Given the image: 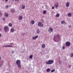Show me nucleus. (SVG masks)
Masks as SVG:
<instances>
[{
    "instance_id": "nucleus-1",
    "label": "nucleus",
    "mask_w": 73,
    "mask_h": 73,
    "mask_svg": "<svg viewBox=\"0 0 73 73\" xmlns=\"http://www.w3.org/2000/svg\"><path fill=\"white\" fill-rule=\"evenodd\" d=\"M60 39V36L59 34H58L56 35V36H55L54 40L55 41V42H57L56 40H59Z\"/></svg>"
},
{
    "instance_id": "nucleus-2",
    "label": "nucleus",
    "mask_w": 73,
    "mask_h": 73,
    "mask_svg": "<svg viewBox=\"0 0 73 73\" xmlns=\"http://www.w3.org/2000/svg\"><path fill=\"white\" fill-rule=\"evenodd\" d=\"M54 62V60H48L47 62H46V64H49L50 65L53 64V63Z\"/></svg>"
},
{
    "instance_id": "nucleus-3",
    "label": "nucleus",
    "mask_w": 73,
    "mask_h": 73,
    "mask_svg": "<svg viewBox=\"0 0 73 73\" xmlns=\"http://www.w3.org/2000/svg\"><path fill=\"white\" fill-rule=\"evenodd\" d=\"M16 63L18 67L19 68H20L21 67V63L19 60H17L16 62Z\"/></svg>"
},
{
    "instance_id": "nucleus-4",
    "label": "nucleus",
    "mask_w": 73,
    "mask_h": 73,
    "mask_svg": "<svg viewBox=\"0 0 73 73\" xmlns=\"http://www.w3.org/2000/svg\"><path fill=\"white\" fill-rule=\"evenodd\" d=\"M38 25L39 27H43L44 25L43 24H42L40 22H39L38 23Z\"/></svg>"
},
{
    "instance_id": "nucleus-5",
    "label": "nucleus",
    "mask_w": 73,
    "mask_h": 73,
    "mask_svg": "<svg viewBox=\"0 0 73 73\" xmlns=\"http://www.w3.org/2000/svg\"><path fill=\"white\" fill-rule=\"evenodd\" d=\"M4 30L5 31H9V28L7 26H6L5 27Z\"/></svg>"
},
{
    "instance_id": "nucleus-6",
    "label": "nucleus",
    "mask_w": 73,
    "mask_h": 73,
    "mask_svg": "<svg viewBox=\"0 0 73 73\" xmlns=\"http://www.w3.org/2000/svg\"><path fill=\"white\" fill-rule=\"evenodd\" d=\"M66 44L67 46H69L70 45V43L68 41L67 42Z\"/></svg>"
},
{
    "instance_id": "nucleus-7",
    "label": "nucleus",
    "mask_w": 73,
    "mask_h": 73,
    "mask_svg": "<svg viewBox=\"0 0 73 73\" xmlns=\"http://www.w3.org/2000/svg\"><path fill=\"white\" fill-rule=\"evenodd\" d=\"M48 31L50 33H51L52 32L53 29L52 28L50 27Z\"/></svg>"
},
{
    "instance_id": "nucleus-8",
    "label": "nucleus",
    "mask_w": 73,
    "mask_h": 73,
    "mask_svg": "<svg viewBox=\"0 0 73 73\" xmlns=\"http://www.w3.org/2000/svg\"><path fill=\"white\" fill-rule=\"evenodd\" d=\"M38 37V36L36 35L35 36L33 37V40H36V39H37Z\"/></svg>"
},
{
    "instance_id": "nucleus-9",
    "label": "nucleus",
    "mask_w": 73,
    "mask_h": 73,
    "mask_svg": "<svg viewBox=\"0 0 73 73\" xmlns=\"http://www.w3.org/2000/svg\"><path fill=\"white\" fill-rule=\"evenodd\" d=\"M13 47V46L12 45H6L3 46V47Z\"/></svg>"
},
{
    "instance_id": "nucleus-10",
    "label": "nucleus",
    "mask_w": 73,
    "mask_h": 73,
    "mask_svg": "<svg viewBox=\"0 0 73 73\" xmlns=\"http://www.w3.org/2000/svg\"><path fill=\"white\" fill-rule=\"evenodd\" d=\"M55 7L56 8H57L59 7L58 6V3H57L55 4Z\"/></svg>"
},
{
    "instance_id": "nucleus-11",
    "label": "nucleus",
    "mask_w": 73,
    "mask_h": 73,
    "mask_svg": "<svg viewBox=\"0 0 73 73\" xmlns=\"http://www.w3.org/2000/svg\"><path fill=\"white\" fill-rule=\"evenodd\" d=\"M66 7H69L70 6V3L69 2H67L66 4Z\"/></svg>"
},
{
    "instance_id": "nucleus-12",
    "label": "nucleus",
    "mask_w": 73,
    "mask_h": 73,
    "mask_svg": "<svg viewBox=\"0 0 73 73\" xmlns=\"http://www.w3.org/2000/svg\"><path fill=\"white\" fill-rule=\"evenodd\" d=\"M15 31V29H14L13 28H12L11 29V32H13Z\"/></svg>"
},
{
    "instance_id": "nucleus-13",
    "label": "nucleus",
    "mask_w": 73,
    "mask_h": 73,
    "mask_svg": "<svg viewBox=\"0 0 73 73\" xmlns=\"http://www.w3.org/2000/svg\"><path fill=\"white\" fill-rule=\"evenodd\" d=\"M46 46L45 44H42V48H44Z\"/></svg>"
},
{
    "instance_id": "nucleus-14",
    "label": "nucleus",
    "mask_w": 73,
    "mask_h": 73,
    "mask_svg": "<svg viewBox=\"0 0 73 73\" xmlns=\"http://www.w3.org/2000/svg\"><path fill=\"white\" fill-rule=\"evenodd\" d=\"M72 14L71 13H69L68 14V16L69 17H71Z\"/></svg>"
},
{
    "instance_id": "nucleus-15",
    "label": "nucleus",
    "mask_w": 73,
    "mask_h": 73,
    "mask_svg": "<svg viewBox=\"0 0 73 73\" xmlns=\"http://www.w3.org/2000/svg\"><path fill=\"white\" fill-rule=\"evenodd\" d=\"M23 18V17L22 16H20L19 17V19L20 20H21Z\"/></svg>"
},
{
    "instance_id": "nucleus-16",
    "label": "nucleus",
    "mask_w": 73,
    "mask_h": 73,
    "mask_svg": "<svg viewBox=\"0 0 73 73\" xmlns=\"http://www.w3.org/2000/svg\"><path fill=\"white\" fill-rule=\"evenodd\" d=\"M31 23L32 25H33L35 23V21L34 20H32L31 21Z\"/></svg>"
},
{
    "instance_id": "nucleus-17",
    "label": "nucleus",
    "mask_w": 73,
    "mask_h": 73,
    "mask_svg": "<svg viewBox=\"0 0 73 73\" xmlns=\"http://www.w3.org/2000/svg\"><path fill=\"white\" fill-rule=\"evenodd\" d=\"M46 72H49L50 71V68H47L46 70Z\"/></svg>"
},
{
    "instance_id": "nucleus-18",
    "label": "nucleus",
    "mask_w": 73,
    "mask_h": 73,
    "mask_svg": "<svg viewBox=\"0 0 73 73\" xmlns=\"http://www.w3.org/2000/svg\"><path fill=\"white\" fill-rule=\"evenodd\" d=\"M9 27H11L12 26V24L11 23H9Z\"/></svg>"
},
{
    "instance_id": "nucleus-19",
    "label": "nucleus",
    "mask_w": 73,
    "mask_h": 73,
    "mask_svg": "<svg viewBox=\"0 0 73 73\" xmlns=\"http://www.w3.org/2000/svg\"><path fill=\"white\" fill-rule=\"evenodd\" d=\"M56 17H59L60 16V15L59 13H58L56 14Z\"/></svg>"
},
{
    "instance_id": "nucleus-20",
    "label": "nucleus",
    "mask_w": 73,
    "mask_h": 73,
    "mask_svg": "<svg viewBox=\"0 0 73 73\" xmlns=\"http://www.w3.org/2000/svg\"><path fill=\"white\" fill-rule=\"evenodd\" d=\"M40 32V31L39 29H38L36 31V33L37 34H39Z\"/></svg>"
},
{
    "instance_id": "nucleus-21",
    "label": "nucleus",
    "mask_w": 73,
    "mask_h": 73,
    "mask_svg": "<svg viewBox=\"0 0 73 73\" xmlns=\"http://www.w3.org/2000/svg\"><path fill=\"white\" fill-rule=\"evenodd\" d=\"M64 23H65V21H61V24H64Z\"/></svg>"
},
{
    "instance_id": "nucleus-22",
    "label": "nucleus",
    "mask_w": 73,
    "mask_h": 73,
    "mask_svg": "<svg viewBox=\"0 0 73 73\" xmlns=\"http://www.w3.org/2000/svg\"><path fill=\"white\" fill-rule=\"evenodd\" d=\"M46 11L44 10L43 12V14H46Z\"/></svg>"
},
{
    "instance_id": "nucleus-23",
    "label": "nucleus",
    "mask_w": 73,
    "mask_h": 73,
    "mask_svg": "<svg viewBox=\"0 0 73 73\" xmlns=\"http://www.w3.org/2000/svg\"><path fill=\"white\" fill-rule=\"evenodd\" d=\"M25 7V5H23L21 7V9H24Z\"/></svg>"
},
{
    "instance_id": "nucleus-24",
    "label": "nucleus",
    "mask_w": 73,
    "mask_h": 73,
    "mask_svg": "<svg viewBox=\"0 0 73 73\" xmlns=\"http://www.w3.org/2000/svg\"><path fill=\"white\" fill-rule=\"evenodd\" d=\"M33 57V55H31L30 57H29V58L30 59H31Z\"/></svg>"
},
{
    "instance_id": "nucleus-25",
    "label": "nucleus",
    "mask_w": 73,
    "mask_h": 73,
    "mask_svg": "<svg viewBox=\"0 0 73 73\" xmlns=\"http://www.w3.org/2000/svg\"><path fill=\"white\" fill-rule=\"evenodd\" d=\"M70 56L71 57H72L73 56V53H72L70 54Z\"/></svg>"
},
{
    "instance_id": "nucleus-26",
    "label": "nucleus",
    "mask_w": 73,
    "mask_h": 73,
    "mask_svg": "<svg viewBox=\"0 0 73 73\" xmlns=\"http://www.w3.org/2000/svg\"><path fill=\"white\" fill-rule=\"evenodd\" d=\"M5 16L6 17H8V14L6 13L5 15Z\"/></svg>"
},
{
    "instance_id": "nucleus-27",
    "label": "nucleus",
    "mask_w": 73,
    "mask_h": 73,
    "mask_svg": "<svg viewBox=\"0 0 73 73\" xmlns=\"http://www.w3.org/2000/svg\"><path fill=\"white\" fill-rule=\"evenodd\" d=\"M55 71V70H54H54H52L51 71V72L52 73V72H54Z\"/></svg>"
},
{
    "instance_id": "nucleus-28",
    "label": "nucleus",
    "mask_w": 73,
    "mask_h": 73,
    "mask_svg": "<svg viewBox=\"0 0 73 73\" xmlns=\"http://www.w3.org/2000/svg\"><path fill=\"white\" fill-rule=\"evenodd\" d=\"M11 11L12 12V13H14L15 11V10L13 9H12L11 10Z\"/></svg>"
},
{
    "instance_id": "nucleus-29",
    "label": "nucleus",
    "mask_w": 73,
    "mask_h": 73,
    "mask_svg": "<svg viewBox=\"0 0 73 73\" xmlns=\"http://www.w3.org/2000/svg\"><path fill=\"white\" fill-rule=\"evenodd\" d=\"M3 15V14L0 12V15L1 16H2V15Z\"/></svg>"
},
{
    "instance_id": "nucleus-30",
    "label": "nucleus",
    "mask_w": 73,
    "mask_h": 73,
    "mask_svg": "<svg viewBox=\"0 0 73 73\" xmlns=\"http://www.w3.org/2000/svg\"><path fill=\"white\" fill-rule=\"evenodd\" d=\"M54 9V6H53V7H52V9Z\"/></svg>"
},
{
    "instance_id": "nucleus-31",
    "label": "nucleus",
    "mask_w": 73,
    "mask_h": 73,
    "mask_svg": "<svg viewBox=\"0 0 73 73\" xmlns=\"http://www.w3.org/2000/svg\"><path fill=\"white\" fill-rule=\"evenodd\" d=\"M65 48V47H64V46H63L62 47L63 49H64Z\"/></svg>"
},
{
    "instance_id": "nucleus-32",
    "label": "nucleus",
    "mask_w": 73,
    "mask_h": 73,
    "mask_svg": "<svg viewBox=\"0 0 73 73\" xmlns=\"http://www.w3.org/2000/svg\"><path fill=\"white\" fill-rule=\"evenodd\" d=\"M6 8H8V5H6Z\"/></svg>"
},
{
    "instance_id": "nucleus-33",
    "label": "nucleus",
    "mask_w": 73,
    "mask_h": 73,
    "mask_svg": "<svg viewBox=\"0 0 73 73\" xmlns=\"http://www.w3.org/2000/svg\"><path fill=\"white\" fill-rule=\"evenodd\" d=\"M71 67V64H70V65H69V68H70Z\"/></svg>"
},
{
    "instance_id": "nucleus-34",
    "label": "nucleus",
    "mask_w": 73,
    "mask_h": 73,
    "mask_svg": "<svg viewBox=\"0 0 73 73\" xmlns=\"http://www.w3.org/2000/svg\"><path fill=\"white\" fill-rule=\"evenodd\" d=\"M71 26L70 25L69 26V28H70L71 27Z\"/></svg>"
},
{
    "instance_id": "nucleus-35",
    "label": "nucleus",
    "mask_w": 73,
    "mask_h": 73,
    "mask_svg": "<svg viewBox=\"0 0 73 73\" xmlns=\"http://www.w3.org/2000/svg\"><path fill=\"white\" fill-rule=\"evenodd\" d=\"M25 35V33H23V35L24 36Z\"/></svg>"
},
{
    "instance_id": "nucleus-36",
    "label": "nucleus",
    "mask_w": 73,
    "mask_h": 73,
    "mask_svg": "<svg viewBox=\"0 0 73 73\" xmlns=\"http://www.w3.org/2000/svg\"><path fill=\"white\" fill-rule=\"evenodd\" d=\"M1 33H0V37H1Z\"/></svg>"
},
{
    "instance_id": "nucleus-37",
    "label": "nucleus",
    "mask_w": 73,
    "mask_h": 73,
    "mask_svg": "<svg viewBox=\"0 0 73 73\" xmlns=\"http://www.w3.org/2000/svg\"><path fill=\"white\" fill-rule=\"evenodd\" d=\"M3 20L4 21L5 20V18L3 19Z\"/></svg>"
},
{
    "instance_id": "nucleus-38",
    "label": "nucleus",
    "mask_w": 73,
    "mask_h": 73,
    "mask_svg": "<svg viewBox=\"0 0 73 73\" xmlns=\"http://www.w3.org/2000/svg\"><path fill=\"white\" fill-rule=\"evenodd\" d=\"M13 44V43H10V45H12V44Z\"/></svg>"
},
{
    "instance_id": "nucleus-39",
    "label": "nucleus",
    "mask_w": 73,
    "mask_h": 73,
    "mask_svg": "<svg viewBox=\"0 0 73 73\" xmlns=\"http://www.w3.org/2000/svg\"><path fill=\"white\" fill-rule=\"evenodd\" d=\"M8 1V0H5V2H7Z\"/></svg>"
},
{
    "instance_id": "nucleus-40",
    "label": "nucleus",
    "mask_w": 73,
    "mask_h": 73,
    "mask_svg": "<svg viewBox=\"0 0 73 73\" xmlns=\"http://www.w3.org/2000/svg\"><path fill=\"white\" fill-rule=\"evenodd\" d=\"M17 1H19V0H15V1H17Z\"/></svg>"
},
{
    "instance_id": "nucleus-41",
    "label": "nucleus",
    "mask_w": 73,
    "mask_h": 73,
    "mask_svg": "<svg viewBox=\"0 0 73 73\" xmlns=\"http://www.w3.org/2000/svg\"><path fill=\"white\" fill-rule=\"evenodd\" d=\"M12 52L13 54L14 52V51H12Z\"/></svg>"
},
{
    "instance_id": "nucleus-42",
    "label": "nucleus",
    "mask_w": 73,
    "mask_h": 73,
    "mask_svg": "<svg viewBox=\"0 0 73 73\" xmlns=\"http://www.w3.org/2000/svg\"><path fill=\"white\" fill-rule=\"evenodd\" d=\"M1 56H0V60H1Z\"/></svg>"
},
{
    "instance_id": "nucleus-43",
    "label": "nucleus",
    "mask_w": 73,
    "mask_h": 73,
    "mask_svg": "<svg viewBox=\"0 0 73 73\" xmlns=\"http://www.w3.org/2000/svg\"><path fill=\"white\" fill-rule=\"evenodd\" d=\"M42 8H44V6H42Z\"/></svg>"
},
{
    "instance_id": "nucleus-44",
    "label": "nucleus",
    "mask_w": 73,
    "mask_h": 73,
    "mask_svg": "<svg viewBox=\"0 0 73 73\" xmlns=\"http://www.w3.org/2000/svg\"><path fill=\"white\" fill-rule=\"evenodd\" d=\"M1 29L0 28V31H1Z\"/></svg>"
},
{
    "instance_id": "nucleus-45",
    "label": "nucleus",
    "mask_w": 73,
    "mask_h": 73,
    "mask_svg": "<svg viewBox=\"0 0 73 73\" xmlns=\"http://www.w3.org/2000/svg\"><path fill=\"white\" fill-rule=\"evenodd\" d=\"M2 1H4V0H2Z\"/></svg>"
},
{
    "instance_id": "nucleus-46",
    "label": "nucleus",
    "mask_w": 73,
    "mask_h": 73,
    "mask_svg": "<svg viewBox=\"0 0 73 73\" xmlns=\"http://www.w3.org/2000/svg\"><path fill=\"white\" fill-rule=\"evenodd\" d=\"M6 73H8V72H6Z\"/></svg>"
}]
</instances>
